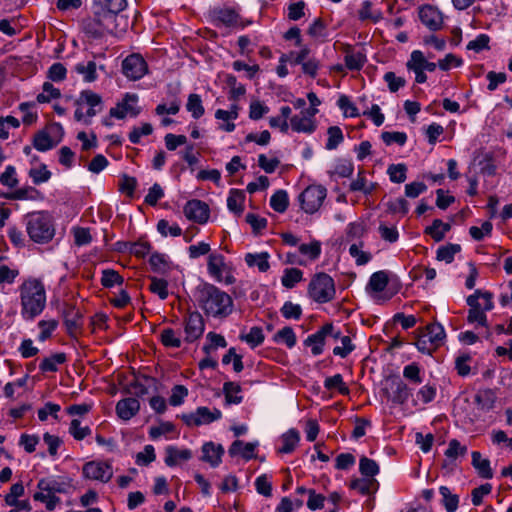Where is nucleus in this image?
Segmentation results:
<instances>
[{"instance_id":"1","label":"nucleus","mask_w":512,"mask_h":512,"mask_svg":"<svg viewBox=\"0 0 512 512\" xmlns=\"http://www.w3.org/2000/svg\"><path fill=\"white\" fill-rule=\"evenodd\" d=\"M194 296L198 306L207 316L225 318L233 310V301L230 295L212 284L199 285Z\"/></svg>"},{"instance_id":"2","label":"nucleus","mask_w":512,"mask_h":512,"mask_svg":"<svg viewBox=\"0 0 512 512\" xmlns=\"http://www.w3.org/2000/svg\"><path fill=\"white\" fill-rule=\"evenodd\" d=\"M21 315L26 320H33L40 315L46 305V292L37 279H28L19 287Z\"/></svg>"},{"instance_id":"3","label":"nucleus","mask_w":512,"mask_h":512,"mask_svg":"<svg viewBox=\"0 0 512 512\" xmlns=\"http://www.w3.org/2000/svg\"><path fill=\"white\" fill-rule=\"evenodd\" d=\"M26 231L30 239L38 244L50 242L55 235L52 217L44 211L30 213L25 218Z\"/></svg>"},{"instance_id":"4","label":"nucleus","mask_w":512,"mask_h":512,"mask_svg":"<svg viewBox=\"0 0 512 512\" xmlns=\"http://www.w3.org/2000/svg\"><path fill=\"white\" fill-rule=\"evenodd\" d=\"M445 338L444 327L434 322L426 326L416 342V347L421 353L431 355L434 350L443 345Z\"/></svg>"},{"instance_id":"5","label":"nucleus","mask_w":512,"mask_h":512,"mask_svg":"<svg viewBox=\"0 0 512 512\" xmlns=\"http://www.w3.org/2000/svg\"><path fill=\"white\" fill-rule=\"evenodd\" d=\"M334 280L326 273H318L308 287L309 296L318 303H327L335 296Z\"/></svg>"},{"instance_id":"6","label":"nucleus","mask_w":512,"mask_h":512,"mask_svg":"<svg viewBox=\"0 0 512 512\" xmlns=\"http://www.w3.org/2000/svg\"><path fill=\"white\" fill-rule=\"evenodd\" d=\"M327 196V189L322 185H309L299 195L301 208L308 214L317 212Z\"/></svg>"},{"instance_id":"7","label":"nucleus","mask_w":512,"mask_h":512,"mask_svg":"<svg viewBox=\"0 0 512 512\" xmlns=\"http://www.w3.org/2000/svg\"><path fill=\"white\" fill-rule=\"evenodd\" d=\"M222 412L213 408L212 410L208 407H198L194 412L186 413L181 415L183 422L190 427L208 425L214 421L221 419Z\"/></svg>"},{"instance_id":"8","label":"nucleus","mask_w":512,"mask_h":512,"mask_svg":"<svg viewBox=\"0 0 512 512\" xmlns=\"http://www.w3.org/2000/svg\"><path fill=\"white\" fill-rule=\"evenodd\" d=\"M209 18L215 27H235L239 24L240 15L231 7L217 6L209 11Z\"/></svg>"},{"instance_id":"9","label":"nucleus","mask_w":512,"mask_h":512,"mask_svg":"<svg viewBox=\"0 0 512 512\" xmlns=\"http://www.w3.org/2000/svg\"><path fill=\"white\" fill-rule=\"evenodd\" d=\"M479 294L480 290H476L466 299V302L470 307L467 321L469 323H478L479 325L488 328L487 316L485 314V311L482 309V304L479 302ZM491 336L492 332L489 329H487L485 337L489 339Z\"/></svg>"},{"instance_id":"10","label":"nucleus","mask_w":512,"mask_h":512,"mask_svg":"<svg viewBox=\"0 0 512 512\" xmlns=\"http://www.w3.org/2000/svg\"><path fill=\"white\" fill-rule=\"evenodd\" d=\"M147 70V63L138 54L129 55L122 62L123 74L130 80L141 79L147 73Z\"/></svg>"},{"instance_id":"11","label":"nucleus","mask_w":512,"mask_h":512,"mask_svg":"<svg viewBox=\"0 0 512 512\" xmlns=\"http://www.w3.org/2000/svg\"><path fill=\"white\" fill-rule=\"evenodd\" d=\"M205 330V323L202 315L197 312H191L184 320L185 341L192 343L199 339Z\"/></svg>"},{"instance_id":"12","label":"nucleus","mask_w":512,"mask_h":512,"mask_svg":"<svg viewBox=\"0 0 512 512\" xmlns=\"http://www.w3.org/2000/svg\"><path fill=\"white\" fill-rule=\"evenodd\" d=\"M137 102L138 96L136 94L127 93L116 107L110 109V116L117 119H123L126 116L136 117L140 113Z\"/></svg>"},{"instance_id":"13","label":"nucleus","mask_w":512,"mask_h":512,"mask_svg":"<svg viewBox=\"0 0 512 512\" xmlns=\"http://www.w3.org/2000/svg\"><path fill=\"white\" fill-rule=\"evenodd\" d=\"M83 476L87 479L108 482L113 475L112 468L105 462L90 461L83 466Z\"/></svg>"},{"instance_id":"14","label":"nucleus","mask_w":512,"mask_h":512,"mask_svg":"<svg viewBox=\"0 0 512 512\" xmlns=\"http://www.w3.org/2000/svg\"><path fill=\"white\" fill-rule=\"evenodd\" d=\"M185 216L196 223L204 224L209 218V207L208 205L197 199L188 201L183 210Z\"/></svg>"},{"instance_id":"15","label":"nucleus","mask_w":512,"mask_h":512,"mask_svg":"<svg viewBox=\"0 0 512 512\" xmlns=\"http://www.w3.org/2000/svg\"><path fill=\"white\" fill-rule=\"evenodd\" d=\"M421 22L431 31H438L443 27V14L432 5H424L419 9Z\"/></svg>"},{"instance_id":"16","label":"nucleus","mask_w":512,"mask_h":512,"mask_svg":"<svg viewBox=\"0 0 512 512\" xmlns=\"http://www.w3.org/2000/svg\"><path fill=\"white\" fill-rule=\"evenodd\" d=\"M386 391H390L389 398L395 404H404L411 395V389L398 377L387 381Z\"/></svg>"},{"instance_id":"17","label":"nucleus","mask_w":512,"mask_h":512,"mask_svg":"<svg viewBox=\"0 0 512 512\" xmlns=\"http://www.w3.org/2000/svg\"><path fill=\"white\" fill-rule=\"evenodd\" d=\"M116 414L122 420L128 421L140 410V403L136 398L121 399L116 404Z\"/></svg>"},{"instance_id":"18","label":"nucleus","mask_w":512,"mask_h":512,"mask_svg":"<svg viewBox=\"0 0 512 512\" xmlns=\"http://www.w3.org/2000/svg\"><path fill=\"white\" fill-rule=\"evenodd\" d=\"M332 331V324H325L319 331L316 333L309 335L304 344L306 346H311V352L313 355L317 356L323 352V345L325 338L327 337V333Z\"/></svg>"},{"instance_id":"19","label":"nucleus","mask_w":512,"mask_h":512,"mask_svg":"<svg viewBox=\"0 0 512 512\" xmlns=\"http://www.w3.org/2000/svg\"><path fill=\"white\" fill-rule=\"evenodd\" d=\"M202 460L208 462L212 467H217L221 463L224 448L222 445H215L213 442H207L202 446Z\"/></svg>"},{"instance_id":"20","label":"nucleus","mask_w":512,"mask_h":512,"mask_svg":"<svg viewBox=\"0 0 512 512\" xmlns=\"http://www.w3.org/2000/svg\"><path fill=\"white\" fill-rule=\"evenodd\" d=\"M467 453V447L462 445L457 439H451L448 443V448L445 451L446 460L443 463L444 468H449L453 463Z\"/></svg>"},{"instance_id":"21","label":"nucleus","mask_w":512,"mask_h":512,"mask_svg":"<svg viewBox=\"0 0 512 512\" xmlns=\"http://www.w3.org/2000/svg\"><path fill=\"white\" fill-rule=\"evenodd\" d=\"M94 15H96L97 21L100 22V26H102L101 29L105 30L106 33L112 34L117 31L119 13H110L94 9Z\"/></svg>"},{"instance_id":"22","label":"nucleus","mask_w":512,"mask_h":512,"mask_svg":"<svg viewBox=\"0 0 512 512\" xmlns=\"http://www.w3.org/2000/svg\"><path fill=\"white\" fill-rule=\"evenodd\" d=\"M290 126L295 132L312 133L316 129L315 120H310L306 115L300 112L290 118Z\"/></svg>"},{"instance_id":"23","label":"nucleus","mask_w":512,"mask_h":512,"mask_svg":"<svg viewBox=\"0 0 512 512\" xmlns=\"http://www.w3.org/2000/svg\"><path fill=\"white\" fill-rule=\"evenodd\" d=\"M207 268L209 274L218 282H221L223 271L226 268L224 256L219 253L210 254L208 257Z\"/></svg>"},{"instance_id":"24","label":"nucleus","mask_w":512,"mask_h":512,"mask_svg":"<svg viewBox=\"0 0 512 512\" xmlns=\"http://www.w3.org/2000/svg\"><path fill=\"white\" fill-rule=\"evenodd\" d=\"M256 446L257 443L244 444L241 440H236L231 444L229 454L232 457L240 454L244 459L250 460L254 457Z\"/></svg>"},{"instance_id":"25","label":"nucleus","mask_w":512,"mask_h":512,"mask_svg":"<svg viewBox=\"0 0 512 512\" xmlns=\"http://www.w3.org/2000/svg\"><path fill=\"white\" fill-rule=\"evenodd\" d=\"M64 323L67 331L72 334L80 326L81 313L74 306L67 305L63 310Z\"/></svg>"},{"instance_id":"26","label":"nucleus","mask_w":512,"mask_h":512,"mask_svg":"<svg viewBox=\"0 0 512 512\" xmlns=\"http://www.w3.org/2000/svg\"><path fill=\"white\" fill-rule=\"evenodd\" d=\"M389 282L386 271H377L370 276L366 290L374 293H380L385 290Z\"/></svg>"},{"instance_id":"27","label":"nucleus","mask_w":512,"mask_h":512,"mask_svg":"<svg viewBox=\"0 0 512 512\" xmlns=\"http://www.w3.org/2000/svg\"><path fill=\"white\" fill-rule=\"evenodd\" d=\"M472 465L477 470L480 477L484 479H491L493 477L490 461L488 459L482 458L480 452H472Z\"/></svg>"},{"instance_id":"28","label":"nucleus","mask_w":512,"mask_h":512,"mask_svg":"<svg viewBox=\"0 0 512 512\" xmlns=\"http://www.w3.org/2000/svg\"><path fill=\"white\" fill-rule=\"evenodd\" d=\"M165 451V464L169 467L175 466L178 460L186 461L192 457V452L189 449L179 450L174 446H168Z\"/></svg>"},{"instance_id":"29","label":"nucleus","mask_w":512,"mask_h":512,"mask_svg":"<svg viewBox=\"0 0 512 512\" xmlns=\"http://www.w3.org/2000/svg\"><path fill=\"white\" fill-rule=\"evenodd\" d=\"M299 440V432L294 428L289 429L286 433H284L281 436V441L283 445L278 449V452L285 454L291 453L297 446Z\"/></svg>"},{"instance_id":"30","label":"nucleus","mask_w":512,"mask_h":512,"mask_svg":"<svg viewBox=\"0 0 512 512\" xmlns=\"http://www.w3.org/2000/svg\"><path fill=\"white\" fill-rule=\"evenodd\" d=\"M59 141H54L46 130L37 132L33 139V146L36 150L45 152L54 148Z\"/></svg>"},{"instance_id":"31","label":"nucleus","mask_w":512,"mask_h":512,"mask_svg":"<svg viewBox=\"0 0 512 512\" xmlns=\"http://www.w3.org/2000/svg\"><path fill=\"white\" fill-rule=\"evenodd\" d=\"M241 387L235 382H225L223 385V393L225 395L226 404H240L243 397L240 395Z\"/></svg>"},{"instance_id":"32","label":"nucleus","mask_w":512,"mask_h":512,"mask_svg":"<svg viewBox=\"0 0 512 512\" xmlns=\"http://www.w3.org/2000/svg\"><path fill=\"white\" fill-rule=\"evenodd\" d=\"M269 254L267 252L252 254L248 253L245 256V262L248 266H257L260 272H266L270 265L268 262Z\"/></svg>"},{"instance_id":"33","label":"nucleus","mask_w":512,"mask_h":512,"mask_svg":"<svg viewBox=\"0 0 512 512\" xmlns=\"http://www.w3.org/2000/svg\"><path fill=\"white\" fill-rule=\"evenodd\" d=\"M461 251V246L459 244H446L440 246L436 252V259L438 261H444L449 264L454 260L455 254Z\"/></svg>"},{"instance_id":"34","label":"nucleus","mask_w":512,"mask_h":512,"mask_svg":"<svg viewBox=\"0 0 512 512\" xmlns=\"http://www.w3.org/2000/svg\"><path fill=\"white\" fill-rule=\"evenodd\" d=\"M102 100L100 95L94 93L91 90H84L80 93L79 98L75 101L76 106L87 105L92 108L98 107L102 109Z\"/></svg>"},{"instance_id":"35","label":"nucleus","mask_w":512,"mask_h":512,"mask_svg":"<svg viewBox=\"0 0 512 512\" xmlns=\"http://www.w3.org/2000/svg\"><path fill=\"white\" fill-rule=\"evenodd\" d=\"M127 5L126 0H97L94 9L110 13H120Z\"/></svg>"},{"instance_id":"36","label":"nucleus","mask_w":512,"mask_h":512,"mask_svg":"<svg viewBox=\"0 0 512 512\" xmlns=\"http://www.w3.org/2000/svg\"><path fill=\"white\" fill-rule=\"evenodd\" d=\"M289 205L288 194L285 190H277L270 198V206L278 213H284Z\"/></svg>"},{"instance_id":"37","label":"nucleus","mask_w":512,"mask_h":512,"mask_svg":"<svg viewBox=\"0 0 512 512\" xmlns=\"http://www.w3.org/2000/svg\"><path fill=\"white\" fill-rule=\"evenodd\" d=\"M100 22L97 21L96 15L93 18L87 19L83 22V31L86 35L93 39H99L103 37L106 33L105 30L101 29Z\"/></svg>"},{"instance_id":"38","label":"nucleus","mask_w":512,"mask_h":512,"mask_svg":"<svg viewBox=\"0 0 512 512\" xmlns=\"http://www.w3.org/2000/svg\"><path fill=\"white\" fill-rule=\"evenodd\" d=\"M66 359L65 353H55L50 357L44 358L39 367L43 372H55L57 371V365L63 364Z\"/></svg>"},{"instance_id":"39","label":"nucleus","mask_w":512,"mask_h":512,"mask_svg":"<svg viewBox=\"0 0 512 512\" xmlns=\"http://www.w3.org/2000/svg\"><path fill=\"white\" fill-rule=\"evenodd\" d=\"M495 393L491 389L480 390L475 395V401L482 410H490L494 407Z\"/></svg>"},{"instance_id":"40","label":"nucleus","mask_w":512,"mask_h":512,"mask_svg":"<svg viewBox=\"0 0 512 512\" xmlns=\"http://www.w3.org/2000/svg\"><path fill=\"white\" fill-rule=\"evenodd\" d=\"M244 193L240 190L232 189L227 199V206L230 211L241 214L243 212Z\"/></svg>"},{"instance_id":"41","label":"nucleus","mask_w":512,"mask_h":512,"mask_svg":"<svg viewBox=\"0 0 512 512\" xmlns=\"http://www.w3.org/2000/svg\"><path fill=\"white\" fill-rule=\"evenodd\" d=\"M374 189H375V184L367 182L363 171H359L357 178L354 179L350 183L351 191H354V192L360 191V192H363L365 195L371 194Z\"/></svg>"},{"instance_id":"42","label":"nucleus","mask_w":512,"mask_h":512,"mask_svg":"<svg viewBox=\"0 0 512 512\" xmlns=\"http://www.w3.org/2000/svg\"><path fill=\"white\" fill-rule=\"evenodd\" d=\"M439 492L443 498L442 502L447 512H455L458 508L459 497L452 494L446 486H441Z\"/></svg>"},{"instance_id":"43","label":"nucleus","mask_w":512,"mask_h":512,"mask_svg":"<svg viewBox=\"0 0 512 512\" xmlns=\"http://www.w3.org/2000/svg\"><path fill=\"white\" fill-rule=\"evenodd\" d=\"M61 96V92L58 88L54 87V85L50 82H44L42 86V93L38 94L36 97L37 102L39 103H48L52 99H58Z\"/></svg>"},{"instance_id":"44","label":"nucleus","mask_w":512,"mask_h":512,"mask_svg":"<svg viewBox=\"0 0 512 512\" xmlns=\"http://www.w3.org/2000/svg\"><path fill=\"white\" fill-rule=\"evenodd\" d=\"M75 71L78 74L83 75L85 82H93L97 79L96 63L94 61H89L87 64H76Z\"/></svg>"},{"instance_id":"45","label":"nucleus","mask_w":512,"mask_h":512,"mask_svg":"<svg viewBox=\"0 0 512 512\" xmlns=\"http://www.w3.org/2000/svg\"><path fill=\"white\" fill-rule=\"evenodd\" d=\"M324 387L328 390L336 389L342 395H348L350 393V390L344 383L341 374H335L334 376L327 377L324 381Z\"/></svg>"},{"instance_id":"46","label":"nucleus","mask_w":512,"mask_h":512,"mask_svg":"<svg viewBox=\"0 0 512 512\" xmlns=\"http://www.w3.org/2000/svg\"><path fill=\"white\" fill-rule=\"evenodd\" d=\"M39 192L34 187H23L9 194H1V197L13 200H24L37 198Z\"/></svg>"},{"instance_id":"47","label":"nucleus","mask_w":512,"mask_h":512,"mask_svg":"<svg viewBox=\"0 0 512 512\" xmlns=\"http://www.w3.org/2000/svg\"><path fill=\"white\" fill-rule=\"evenodd\" d=\"M303 272L297 268L285 269L281 278V283L286 288H293L298 282L302 280Z\"/></svg>"},{"instance_id":"48","label":"nucleus","mask_w":512,"mask_h":512,"mask_svg":"<svg viewBox=\"0 0 512 512\" xmlns=\"http://www.w3.org/2000/svg\"><path fill=\"white\" fill-rule=\"evenodd\" d=\"M327 134L328 139L325 146L327 150L336 149L339 146V144H341L344 140L342 130L338 126L329 127L327 130Z\"/></svg>"},{"instance_id":"49","label":"nucleus","mask_w":512,"mask_h":512,"mask_svg":"<svg viewBox=\"0 0 512 512\" xmlns=\"http://www.w3.org/2000/svg\"><path fill=\"white\" fill-rule=\"evenodd\" d=\"M124 282L123 277L113 269H105L102 271L101 284L106 288L114 285H121Z\"/></svg>"},{"instance_id":"50","label":"nucleus","mask_w":512,"mask_h":512,"mask_svg":"<svg viewBox=\"0 0 512 512\" xmlns=\"http://www.w3.org/2000/svg\"><path fill=\"white\" fill-rule=\"evenodd\" d=\"M186 108L191 112L195 119L200 118L204 114L201 97L198 94H190L186 104Z\"/></svg>"},{"instance_id":"51","label":"nucleus","mask_w":512,"mask_h":512,"mask_svg":"<svg viewBox=\"0 0 512 512\" xmlns=\"http://www.w3.org/2000/svg\"><path fill=\"white\" fill-rule=\"evenodd\" d=\"M150 281V291L157 294L161 300L166 299L168 297V282L157 277H150Z\"/></svg>"},{"instance_id":"52","label":"nucleus","mask_w":512,"mask_h":512,"mask_svg":"<svg viewBox=\"0 0 512 512\" xmlns=\"http://www.w3.org/2000/svg\"><path fill=\"white\" fill-rule=\"evenodd\" d=\"M240 339L248 343L252 348L259 346L264 341V334L260 327H252L248 334L241 335Z\"/></svg>"},{"instance_id":"53","label":"nucleus","mask_w":512,"mask_h":512,"mask_svg":"<svg viewBox=\"0 0 512 512\" xmlns=\"http://www.w3.org/2000/svg\"><path fill=\"white\" fill-rule=\"evenodd\" d=\"M362 246L363 243L360 242L359 245L352 244L349 248V254L355 259L356 264L359 266L367 264L372 258L370 253L361 250Z\"/></svg>"},{"instance_id":"54","label":"nucleus","mask_w":512,"mask_h":512,"mask_svg":"<svg viewBox=\"0 0 512 512\" xmlns=\"http://www.w3.org/2000/svg\"><path fill=\"white\" fill-rule=\"evenodd\" d=\"M149 263L152 270L157 273H164L169 267L167 256L158 252H155L150 256Z\"/></svg>"},{"instance_id":"55","label":"nucleus","mask_w":512,"mask_h":512,"mask_svg":"<svg viewBox=\"0 0 512 512\" xmlns=\"http://www.w3.org/2000/svg\"><path fill=\"white\" fill-rule=\"evenodd\" d=\"M359 470L366 477H374L379 473V466L374 460L363 456L359 461Z\"/></svg>"},{"instance_id":"56","label":"nucleus","mask_w":512,"mask_h":512,"mask_svg":"<svg viewBox=\"0 0 512 512\" xmlns=\"http://www.w3.org/2000/svg\"><path fill=\"white\" fill-rule=\"evenodd\" d=\"M207 340L209 341V344L203 346V351L206 354H210L212 350H215L218 347L224 348L227 346L225 338L222 335L214 332H209L207 334Z\"/></svg>"},{"instance_id":"57","label":"nucleus","mask_w":512,"mask_h":512,"mask_svg":"<svg viewBox=\"0 0 512 512\" xmlns=\"http://www.w3.org/2000/svg\"><path fill=\"white\" fill-rule=\"evenodd\" d=\"M407 167L404 164H392L388 167L387 173L394 183H403L406 180Z\"/></svg>"},{"instance_id":"58","label":"nucleus","mask_w":512,"mask_h":512,"mask_svg":"<svg viewBox=\"0 0 512 512\" xmlns=\"http://www.w3.org/2000/svg\"><path fill=\"white\" fill-rule=\"evenodd\" d=\"M69 433L80 441L91 434V429L88 426H81L80 420L73 419L70 423Z\"/></svg>"},{"instance_id":"59","label":"nucleus","mask_w":512,"mask_h":512,"mask_svg":"<svg viewBox=\"0 0 512 512\" xmlns=\"http://www.w3.org/2000/svg\"><path fill=\"white\" fill-rule=\"evenodd\" d=\"M274 339L277 342H284L289 348L294 347L296 344V335L291 327H284L279 330L275 334Z\"/></svg>"},{"instance_id":"60","label":"nucleus","mask_w":512,"mask_h":512,"mask_svg":"<svg viewBox=\"0 0 512 512\" xmlns=\"http://www.w3.org/2000/svg\"><path fill=\"white\" fill-rule=\"evenodd\" d=\"M436 396V387L434 385L426 384L419 389L416 394V400L414 405H417V400H420L423 404L430 403Z\"/></svg>"},{"instance_id":"61","label":"nucleus","mask_w":512,"mask_h":512,"mask_svg":"<svg viewBox=\"0 0 512 512\" xmlns=\"http://www.w3.org/2000/svg\"><path fill=\"white\" fill-rule=\"evenodd\" d=\"M366 61L365 55L362 53H348L345 56L346 67L350 70H360Z\"/></svg>"},{"instance_id":"62","label":"nucleus","mask_w":512,"mask_h":512,"mask_svg":"<svg viewBox=\"0 0 512 512\" xmlns=\"http://www.w3.org/2000/svg\"><path fill=\"white\" fill-rule=\"evenodd\" d=\"M281 313L286 319H299L302 315V308L298 304H294L291 301H286L282 308Z\"/></svg>"},{"instance_id":"63","label":"nucleus","mask_w":512,"mask_h":512,"mask_svg":"<svg viewBox=\"0 0 512 512\" xmlns=\"http://www.w3.org/2000/svg\"><path fill=\"white\" fill-rule=\"evenodd\" d=\"M161 341L166 347L179 348L181 346V339L171 328H166L161 332Z\"/></svg>"},{"instance_id":"64","label":"nucleus","mask_w":512,"mask_h":512,"mask_svg":"<svg viewBox=\"0 0 512 512\" xmlns=\"http://www.w3.org/2000/svg\"><path fill=\"white\" fill-rule=\"evenodd\" d=\"M67 70L62 63H54L47 72V78L54 82L63 81L66 78Z\"/></svg>"}]
</instances>
